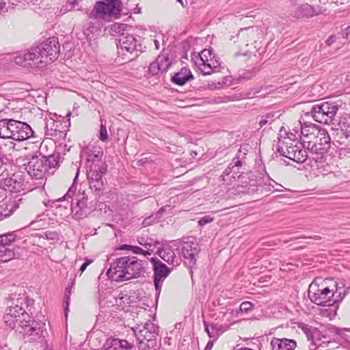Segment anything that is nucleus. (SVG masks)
Wrapping results in <instances>:
<instances>
[{"label": "nucleus", "mask_w": 350, "mask_h": 350, "mask_svg": "<svg viewBox=\"0 0 350 350\" xmlns=\"http://www.w3.org/2000/svg\"><path fill=\"white\" fill-rule=\"evenodd\" d=\"M349 288L345 287L342 283H336L335 289L329 287L319 288L315 284L309 286L308 295L310 301L319 306H332L341 301L348 293Z\"/></svg>", "instance_id": "nucleus-3"}, {"label": "nucleus", "mask_w": 350, "mask_h": 350, "mask_svg": "<svg viewBox=\"0 0 350 350\" xmlns=\"http://www.w3.org/2000/svg\"><path fill=\"white\" fill-rule=\"evenodd\" d=\"M159 72H161V68H160L158 63L156 61L151 63L149 66V72L152 75H156Z\"/></svg>", "instance_id": "nucleus-44"}, {"label": "nucleus", "mask_w": 350, "mask_h": 350, "mask_svg": "<svg viewBox=\"0 0 350 350\" xmlns=\"http://www.w3.org/2000/svg\"><path fill=\"white\" fill-rule=\"evenodd\" d=\"M25 170L28 174L29 180L33 181V179L36 180H43L44 174L47 170L46 166V157H33L28 162L25 167ZM42 183V181H40Z\"/></svg>", "instance_id": "nucleus-15"}, {"label": "nucleus", "mask_w": 350, "mask_h": 350, "mask_svg": "<svg viewBox=\"0 0 350 350\" xmlns=\"http://www.w3.org/2000/svg\"><path fill=\"white\" fill-rule=\"evenodd\" d=\"M14 118H8L7 130L9 131L8 139H12L13 133H14V129H15L14 125Z\"/></svg>", "instance_id": "nucleus-43"}, {"label": "nucleus", "mask_w": 350, "mask_h": 350, "mask_svg": "<svg viewBox=\"0 0 350 350\" xmlns=\"http://www.w3.org/2000/svg\"><path fill=\"white\" fill-rule=\"evenodd\" d=\"M346 36L347 38L350 37V26L347 27L345 29Z\"/></svg>", "instance_id": "nucleus-63"}, {"label": "nucleus", "mask_w": 350, "mask_h": 350, "mask_svg": "<svg viewBox=\"0 0 350 350\" xmlns=\"http://www.w3.org/2000/svg\"><path fill=\"white\" fill-rule=\"evenodd\" d=\"M342 331L339 330V327H337L332 325H329L322 330L314 329L311 334V338H314L317 340H321V336L326 340H323L324 343H332V340H336V336L337 333H341Z\"/></svg>", "instance_id": "nucleus-22"}, {"label": "nucleus", "mask_w": 350, "mask_h": 350, "mask_svg": "<svg viewBox=\"0 0 350 350\" xmlns=\"http://www.w3.org/2000/svg\"><path fill=\"white\" fill-rule=\"evenodd\" d=\"M321 340H317V339H316V338H313L314 340H315V341H316L317 342H318V343H323V345L324 346V347H328V346H329V345L330 343H327V342H326V343H324V342H323V340H325V338H323L322 337V336H321Z\"/></svg>", "instance_id": "nucleus-55"}, {"label": "nucleus", "mask_w": 350, "mask_h": 350, "mask_svg": "<svg viewBox=\"0 0 350 350\" xmlns=\"http://www.w3.org/2000/svg\"><path fill=\"white\" fill-rule=\"evenodd\" d=\"M46 135L51 136H57V133H61L58 129L57 122L51 120L45 123Z\"/></svg>", "instance_id": "nucleus-34"}, {"label": "nucleus", "mask_w": 350, "mask_h": 350, "mask_svg": "<svg viewBox=\"0 0 350 350\" xmlns=\"http://www.w3.org/2000/svg\"><path fill=\"white\" fill-rule=\"evenodd\" d=\"M33 51L38 55L40 60H42L40 62L43 68L58 58L60 52L58 38L55 36L51 37L38 46H34Z\"/></svg>", "instance_id": "nucleus-10"}, {"label": "nucleus", "mask_w": 350, "mask_h": 350, "mask_svg": "<svg viewBox=\"0 0 350 350\" xmlns=\"http://www.w3.org/2000/svg\"><path fill=\"white\" fill-rule=\"evenodd\" d=\"M83 154L86 157V172L90 189L96 196L92 200L88 198L85 191L79 189L77 191V181L80 172V167L76 165L77 172L72 185L67 193L57 201L62 199H72L71 211L77 219L86 217L91 212L94 211L97 205V196H100L104 191V182L103 176L107 173V165L102 161L103 151L99 147H86L83 150Z\"/></svg>", "instance_id": "nucleus-1"}, {"label": "nucleus", "mask_w": 350, "mask_h": 350, "mask_svg": "<svg viewBox=\"0 0 350 350\" xmlns=\"http://www.w3.org/2000/svg\"><path fill=\"white\" fill-rule=\"evenodd\" d=\"M336 41V37L334 36H329L325 41L327 46H331Z\"/></svg>", "instance_id": "nucleus-54"}, {"label": "nucleus", "mask_w": 350, "mask_h": 350, "mask_svg": "<svg viewBox=\"0 0 350 350\" xmlns=\"http://www.w3.org/2000/svg\"><path fill=\"white\" fill-rule=\"evenodd\" d=\"M319 347H324V346L323 345V343H318L315 341V340H314L313 338H312V342H310V345L308 346V349L310 350H317V348Z\"/></svg>", "instance_id": "nucleus-50"}, {"label": "nucleus", "mask_w": 350, "mask_h": 350, "mask_svg": "<svg viewBox=\"0 0 350 350\" xmlns=\"http://www.w3.org/2000/svg\"><path fill=\"white\" fill-rule=\"evenodd\" d=\"M137 242L139 243V245H142L143 247L146 248L147 250H149L150 252L152 251L151 250L152 247H157V245H159V241L154 240L153 239L149 238V237H139L137 239Z\"/></svg>", "instance_id": "nucleus-32"}, {"label": "nucleus", "mask_w": 350, "mask_h": 350, "mask_svg": "<svg viewBox=\"0 0 350 350\" xmlns=\"http://www.w3.org/2000/svg\"><path fill=\"white\" fill-rule=\"evenodd\" d=\"M44 235L48 240H57L59 237L58 233L55 231H46Z\"/></svg>", "instance_id": "nucleus-47"}, {"label": "nucleus", "mask_w": 350, "mask_h": 350, "mask_svg": "<svg viewBox=\"0 0 350 350\" xmlns=\"http://www.w3.org/2000/svg\"><path fill=\"white\" fill-rule=\"evenodd\" d=\"M7 0H0V14L7 10L6 9Z\"/></svg>", "instance_id": "nucleus-53"}, {"label": "nucleus", "mask_w": 350, "mask_h": 350, "mask_svg": "<svg viewBox=\"0 0 350 350\" xmlns=\"http://www.w3.org/2000/svg\"><path fill=\"white\" fill-rule=\"evenodd\" d=\"M3 219H5L4 216L2 215V212H0V221Z\"/></svg>", "instance_id": "nucleus-64"}, {"label": "nucleus", "mask_w": 350, "mask_h": 350, "mask_svg": "<svg viewBox=\"0 0 350 350\" xmlns=\"http://www.w3.org/2000/svg\"><path fill=\"white\" fill-rule=\"evenodd\" d=\"M290 14L296 18H310L322 13L320 6L314 7L308 3L295 4V1L290 2Z\"/></svg>", "instance_id": "nucleus-18"}, {"label": "nucleus", "mask_w": 350, "mask_h": 350, "mask_svg": "<svg viewBox=\"0 0 350 350\" xmlns=\"http://www.w3.org/2000/svg\"><path fill=\"white\" fill-rule=\"evenodd\" d=\"M101 31L99 21H90L83 27V34L88 40L95 39Z\"/></svg>", "instance_id": "nucleus-27"}, {"label": "nucleus", "mask_w": 350, "mask_h": 350, "mask_svg": "<svg viewBox=\"0 0 350 350\" xmlns=\"http://www.w3.org/2000/svg\"><path fill=\"white\" fill-rule=\"evenodd\" d=\"M121 2L118 0L96 1L88 17L95 20H111L120 15Z\"/></svg>", "instance_id": "nucleus-7"}, {"label": "nucleus", "mask_w": 350, "mask_h": 350, "mask_svg": "<svg viewBox=\"0 0 350 350\" xmlns=\"http://www.w3.org/2000/svg\"><path fill=\"white\" fill-rule=\"evenodd\" d=\"M70 289L71 287H66L64 293V303L66 304L65 308H64V313L66 317L68 315V305H69V301H70Z\"/></svg>", "instance_id": "nucleus-42"}, {"label": "nucleus", "mask_w": 350, "mask_h": 350, "mask_svg": "<svg viewBox=\"0 0 350 350\" xmlns=\"http://www.w3.org/2000/svg\"><path fill=\"white\" fill-rule=\"evenodd\" d=\"M14 125L15 129H14L13 140L21 142L35 137L34 131L25 122L14 119Z\"/></svg>", "instance_id": "nucleus-21"}, {"label": "nucleus", "mask_w": 350, "mask_h": 350, "mask_svg": "<svg viewBox=\"0 0 350 350\" xmlns=\"http://www.w3.org/2000/svg\"><path fill=\"white\" fill-rule=\"evenodd\" d=\"M98 138L103 142H107L109 138L106 126L105 124H103L102 120H100V126L99 130Z\"/></svg>", "instance_id": "nucleus-40"}, {"label": "nucleus", "mask_w": 350, "mask_h": 350, "mask_svg": "<svg viewBox=\"0 0 350 350\" xmlns=\"http://www.w3.org/2000/svg\"><path fill=\"white\" fill-rule=\"evenodd\" d=\"M157 254L163 260L170 265H174L176 258V254L174 250L168 246L163 247L161 249H158Z\"/></svg>", "instance_id": "nucleus-30"}, {"label": "nucleus", "mask_w": 350, "mask_h": 350, "mask_svg": "<svg viewBox=\"0 0 350 350\" xmlns=\"http://www.w3.org/2000/svg\"><path fill=\"white\" fill-rule=\"evenodd\" d=\"M72 8H74L77 5L79 0H67Z\"/></svg>", "instance_id": "nucleus-57"}, {"label": "nucleus", "mask_w": 350, "mask_h": 350, "mask_svg": "<svg viewBox=\"0 0 350 350\" xmlns=\"http://www.w3.org/2000/svg\"><path fill=\"white\" fill-rule=\"evenodd\" d=\"M61 157L59 153L53 154L48 157H46V167H56L60 162Z\"/></svg>", "instance_id": "nucleus-35"}, {"label": "nucleus", "mask_w": 350, "mask_h": 350, "mask_svg": "<svg viewBox=\"0 0 350 350\" xmlns=\"http://www.w3.org/2000/svg\"><path fill=\"white\" fill-rule=\"evenodd\" d=\"M270 345L272 350H295L297 342L293 339L273 338Z\"/></svg>", "instance_id": "nucleus-26"}, {"label": "nucleus", "mask_w": 350, "mask_h": 350, "mask_svg": "<svg viewBox=\"0 0 350 350\" xmlns=\"http://www.w3.org/2000/svg\"><path fill=\"white\" fill-rule=\"evenodd\" d=\"M131 251L133 254H142L144 256H149L151 254V252H150L149 250H144L139 246H133L132 245Z\"/></svg>", "instance_id": "nucleus-45"}, {"label": "nucleus", "mask_w": 350, "mask_h": 350, "mask_svg": "<svg viewBox=\"0 0 350 350\" xmlns=\"http://www.w3.org/2000/svg\"><path fill=\"white\" fill-rule=\"evenodd\" d=\"M0 160L1 161L2 164H4V165H6V163H7L6 161H8L7 158H5V157L4 158V157H0Z\"/></svg>", "instance_id": "nucleus-62"}, {"label": "nucleus", "mask_w": 350, "mask_h": 350, "mask_svg": "<svg viewBox=\"0 0 350 350\" xmlns=\"http://www.w3.org/2000/svg\"><path fill=\"white\" fill-rule=\"evenodd\" d=\"M277 184L275 180H269V183L267 185L268 186V190L269 191H271V189L273 188V184Z\"/></svg>", "instance_id": "nucleus-59"}, {"label": "nucleus", "mask_w": 350, "mask_h": 350, "mask_svg": "<svg viewBox=\"0 0 350 350\" xmlns=\"http://www.w3.org/2000/svg\"><path fill=\"white\" fill-rule=\"evenodd\" d=\"M340 331H342L341 333H337V335L336 336V340H343L345 341H349V335L347 334V332H350V327L349 328H339Z\"/></svg>", "instance_id": "nucleus-41"}, {"label": "nucleus", "mask_w": 350, "mask_h": 350, "mask_svg": "<svg viewBox=\"0 0 350 350\" xmlns=\"http://www.w3.org/2000/svg\"><path fill=\"white\" fill-rule=\"evenodd\" d=\"M18 208V204L16 201L5 200L0 202V212L5 218L10 216Z\"/></svg>", "instance_id": "nucleus-29"}, {"label": "nucleus", "mask_w": 350, "mask_h": 350, "mask_svg": "<svg viewBox=\"0 0 350 350\" xmlns=\"http://www.w3.org/2000/svg\"><path fill=\"white\" fill-rule=\"evenodd\" d=\"M280 114L278 111H270L260 117L259 125L260 127L269 124H271L275 119L280 117Z\"/></svg>", "instance_id": "nucleus-31"}, {"label": "nucleus", "mask_w": 350, "mask_h": 350, "mask_svg": "<svg viewBox=\"0 0 350 350\" xmlns=\"http://www.w3.org/2000/svg\"><path fill=\"white\" fill-rule=\"evenodd\" d=\"M41 185V182L38 183L29 180L28 174L19 171L14 173L11 177L4 179L1 183V187L10 193H25L40 187Z\"/></svg>", "instance_id": "nucleus-5"}, {"label": "nucleus", "mask_w": 350, "mask_h": 350, "mask_svg": "<svg viewBox=\"0 0 350 350\" xmlns=\"http://www.w3.org/2000/svg\"><path fill=\"white\" fill-rule=\"evenodd\" d=\"M193 78L191 70L188 68L183 67L172 77V81L176 85H183Z\"/></svg>", "instance_id": "nucleus-28"}, {"label": "nucleus", "mask_w": 350, "mask_h": 350, "mask_svg": "<svg viewBox=\"0 0 350 350\" xmlns=\"http://www.w3.org/2000/svg\"><path fill=\"white\" fill-rule=\"evenodd\" d=\"M118 53L126 56L127 53L129 56L125 59L130 61L139 55L138 53L143 51L142 45V38L140 36L122 33L118 40Z\"/></svg>", "instance_id": "nucleus-8"}, {"label": "nucleus", "mask_w": 350, "mask_h": 350, "mask_svg": "<svg viewBox=\"0 0 350 350\" xmlns=\"http://www.w3.org/2000/svg\"><path fill=\"white\" fill-rule=\"evenodd\" d=\"M320 127L316 124L309 123L304 124L301 126L300 135L303 141V144L305 143L308 144V147L310 146L312 139L314 138L317 133L319 131Z\"/></svg>", "instance_id": "nucleus-24"}, {"label": "nucleus", "mask_w": 350, "mask_h": 350, "mask_svg": "<svg viewBox=\"0 0 350 350\" xmlns=\"http://www.w3.org/2000/svg\"><path fill=\"white\" fill-rule=\"evenodd\" d=\"M346 124L347 125V127L345 131V135L346 136L347 138L349 137H350V121L349 122H344L343 123V126L345 127Z\"/></svg>", "instance_id": "nucleus-52"}, {"label": "nucleus", "mask_w": 350, "mask_h": 350, "mask_svg": "<svg viewBox=\"0 0 350 350\" xmlns=\"http://www.w3.org/2000/svg\"><path fill=\"white\" fill-rule=\"evenodd\" d=\"M213 220V217L210 215H205L203 217L200 218L198 221V224L200 226H203L210 222H211Z\"/></svg>", "instance_id": "nucleus-48"}, {"label": "nucleus", "mask_w": 350, "mask_h": 350, "mask_svg": "<svg viewBox=\"0 0 350 350\" xmlns=\"http://www.w3.org/2000/svg\"><path fill=\"white\" fill-rule=\"evenodd\" d=\"M143 262L135 256H122L111 263L107 271L112 280L122 282L140 276L143 271Z\"/></svg>", "instance_id": "nucleus-2"}, {"label": "nucleus", "mask_w": 350, "mask_h": 350, "mask_svg": "<svg viewBox=\"0 0 350 350\" xmlns=\"http://www.w3.org/2000/svg\"><path fill=\"white\" fill-rule=\"evenodd\" d=\"M311 149L316 153L323 154L330 148V137L326 129L320 128L317 133Z\"/></svg>", "instance_id": "nucleus-20"}, {"label": "nucleus", "mask_w": 350, "mask_h": 350, "mask_svg": "<svg viewBox=\"0 0 350 350\" xmlns=\"http://www.w3.org/2000/svg\"><path fill=\"white\" fill-rule=\"evenodd\" d=\"M34 46L27 51H21L16 53L12 57L14 62L25 68H42L39 56L33 51Z\"/></svg>", "instance_id": "nucleus-17"}, {"label": "nucleus", "mask_w": 350, "mask_h": 350, "mask_svg": "<svg viewBox=\"0 0 350 350\" xmlns=\"http://www.w3.org/2000/svg\"><path fill=\"white\" fill-rule=\"evenodd\" d=\"M13 259V253L11 250H5V247L0 243V261L8 262Z\"/></svg>", "instance_id": "nucleus-36"}, {"label": "nucleus", "mask_w": 350, "mask_h": 350, "mask_svg": "<svg viewBox=\"0 0 350 350\" xmlns=\"http://www.w3.org/2000/svg\"><path fill=\"white\" fill-rule=\"evenodd\" d=\"M93 262L91 259H86L85 261L81 265L79 271L81 274L87 268L88 265H90Z\"/></svg>", "instance_id": "nucleus-51"}, {"label": "nucleus", "mask_w": 350, "mask_h": 350, "mask_svg": "<svg viewBox=\"0 0 350 350\" xmlns=\"http://www.w3.org/2000/svg\"><path fill=\"white\" fill-rule=\"evenodd\" d=\"M200 250L199 244L193 237H187L183 241L181 255L183 263L189 269V274L193 280L192 269L196 266L197 256Z\"/></svg>", "instance_id": "nucleus-12"}, {"label": "nucleus", "mask_w": 350, "mask_h": 350, "mask_svg": "<svg viewBox=\"0 0 350 350\" xmlns=\"http://www.w3.org/2000/svg\"><path fill=\"white\" fill-rule=\"evenodd\" d=\"M131 247H132V245L124 244V245L120 246V250H131Z\"/></svg>", "instance_id": "nucleus-58"}, {"label": "nucleus", "mask_w": 350, "mask_h": 350, "mask_svg": "<svg viewBox=\"0 0 350 350\" xmlns=\"http://www.w3.org/2000/svg\"><path fill=\"white\" fill-rule=\"evenodd\" d=\"M133 333L138 342L139 349L145 350L146 347H157V337L159 327L150 321L144 325H137L133 328Z\"/></svg>", "instance_id": "nucleus-6"}, {"label": "nucleus", "mask_w": 350, "mask_h": 350, "mask_svg": "<svg viewBox=\"0 0 350 350\" xmlns=\"http://www.w3.org/2000/svg\"><path fill=\"white\" fill-rule=\"evenodd\" d=\"M304 144H289L288 142L279 143L277 145V152L280 155L285 157L297 163L304 162L307 157V152L303 148Z\"/></svg>", "instance_id": "nucleus-14"}, {"label": "nucleus", "mask_w": 350, "mask_h": 350, "mask_svg": "<svg viewBox=\"0 0 350 350\" xmlns=\"http://www.w3.org/2000/svg\"><path fill=\"white\" fill-rule=\"evenodd\" d=\"M19 325H16L14 329L25 342H34L38 341L45 329V322L36 321L29 314H25L21 317Z\"/></svg>", "instance_id": "nucleus-4"}, {"label": "nucleus", "mask_w": 350, "mask_h": 350, "mask_svg": "<svg viewBox=\"0 0 350 350\" xmlns=\"http://www.w3.org/2000/svg\"><path fill=\"white\" fill-rule=\"evenodd\" d=\"M133 345L126 340L118 338H109L103 345V350H129Z\"/></svg>", "instance_id": "nucleus-25"}, {"label": "nucleus", "mask_w": 350, "mask_h": 350, "mask_svg": "<svg viewBox=\"0 0 350 350\" xmlns=\"http://www.w3.org/2000/svg\"><path fill=\"white\" fill-rule=\"evenodd\" d=\"M25 314L28 313L26 312L22 307L16 306L9 308L7 313L4 315L3 319L9 326L11 327L13 324L14 328L16 325H19V319H21V317L23 316Z\"/></svg>", "instance_id": "nucleus-23"}, {"label": "nucleus", "mask_w": 350, "mask_h": 350, "mask_svg": "<svg viewBox=\"0 0 350 350\" xmlns=\"http://www.w3.org/2000/svg\"><path fill=\"white\" fill-rule=\"evenodd\" d=\"M150 221H151V217H147L146 218L144 221H143V224L144 226H146V225H149L150 224Z\"/></svg>", "instance_id": "nucleus-61"}, {"label": "nucleus", "mask_w": 350, "mask_h": 350, "mask_svg": "<svg viewBox=\"0 0 350 350\" xmlns=\"http://www.w3.org/2000/svg\"><path fill=\"white\" fill-rule=\"evenodd\" d=\"M151 262L153 265L154 271V284L155 290L159 295L161 290V286L164 280L170 273V269L157 258H152Z\"/></svg>", "instance_id": "nucleus-19"}, {"label": "nucleus", "mask_w": 350, "mask_h": 350, "mask_svg": "<svg viewBox=\"0 0 350 350\" xmlns=\"http://www.w3.org/2000/svg\"><path fill=\"white\" fill-rule=\"evenodd\" d=\"M204 329L210 338H217L218 336V329L216 325L208 324L206 321H204Z\"/></svg>", "instance_id": "nucleus-37"}, {"label": "nucleus", "mask_w": 350, "mask_h": 350, "mask_svg": "<svg viewBox=\"0 0 350 350\" xmlns=\"http://www.w3.org/2000/svg\"><path fill=\"white\" fill-rule=\"evenodd\" d=\"M0 350H10V348L8 347L7 345H2L0 343Z\"/></svg>", "instance_id": "nucleus-60"}, {"label": "nucleus", "mask_w": 350, "mask_h": 350, "mask_svg": "<svg viewBox=\"0 0 350 350\" xmlns=\"http://www.w3.org/2000/svg\"><path fill=\"white\" fill-rule=\"evenodd\" d=\"M196 64L204 75H211L220 70V62L213 54L211 49H204L197 57Z\"/></svg>", "instance_id": "nucleus-13"}, {"label": "nucleus", "mask_w": 350, "mask_h": 350, "mask_svg": "<svg viewBox=\"0 0 350 350\" xmlns=\"http://www.w3.org/2000/svg\"><path fill=\"white\" fill-rule=\"evenodd\" d=\"M213 347V340H209L207 342V344H206V345L205 347L204 350H211Z\"/></svg>", "instance_id": "nucleus-56"}, {"label": "nucleus", "mask_w": 350, "mask_h": 350, "mask_svg": "<svg viewBox=\"0 0 350 350\" xmlns=\"http://www.w3.org/2000/svg\"><path fill=\"white\" fill-rule=\"evenodd\" d=\"M28 226L0 235V243L4 246L5 250L12 251L13 258L18 254L21 247L26 243V237H28L29 234Z\"/></svg>", "instance_id": "nucleus-9"}, {"label": "nucleus", "mask_w": 350, "mask_h": 350, "mask_svg": "<svg viewBox=\"0 0 350 350\" xmlns=\"http://www.w3.org/2000/svg\"><path fill=\"white\" fill-rule=\"evenodd\" d=\"M152 40L154 43L155 49L159 50L160 49V40L163 41V36L160 34L154 36V38H153Z\"/></svg>", "instance_id": "nucleus-49"}, {"label": "nucleus", "mask_w": 350, "mask_h": 350, "mask_svg": "<svg viewBox=\"0 0 350 350\" xmlns=\"http://www.w3.org/2000/svg\"><path fill=\"white\" fill-rule=\"evenodd\" d=\"M284 142H288L289 144H299L296 135L293 133H286V137H284V138H282V137L278 138V144Z\"/></svg>", "instance_id": "nucleus-39"}, {"label": "nucleus", "mask_w": 350, "mask_h": 350, "mask_svg": "<svg viewBox=\"0 0 350 350\" xmlns=\"http://www.w3.org/2000/svg\"><path fill=\"white\" fill-rule=\"evenodd\" d=\"M8 118L0 119V139H8Z\"/></svg>", "instance_id": "nucleus-38"}, {"label": "nucleus", "mask_w": 350, "mask_h": 350, "mask_svg": "<svg viewBox=\"0 0 350 350\" xmlns=\"http://www.w3.org/2000/svg\"><path fill=\"white\" fill-rule=\"evenodd\" d=\"M156 62L158 63L160 68H161V72H165L170 66L172 62L168 55L162 54L157 57Z\"/></svg>", "instance_id": "nucleus-33"}, {"label": "nucleus", "mask_w": 350, "mask_h": 350, "mask_svg": "<svg viewBox=\"0 0 350 350\" xmlns=\"http://www.w3.org/2000/svg\"><path fill=\"white\" fill-rule=\"evenodd\" d=\"M338 110V105L332 102H323L312 106L310 114L317 122L329 124L332 123Z\"/></svg>", "instance_id": "nucleus-11"}, {"label": "nucleus", "mask_w": 350, "mask_h": 350, "mask_svg": "<svg viewBox=\"0 0 350 350\" xmlns=\"http://www.w3.org/2000/svg\"><path fill=\"white\" fill-rule=\"evenodd\" d=\"M247 154V150L245 148L241 147L236 156L233 158L232 162L228 165V167L224 171L221 178L224 181H231L232 179L235 180L237 177H239L238 174L239 172V167L245 163V159Z\"/></svg>", "instance_id": "nucleus-16"}, {"label": "nucleus", "mask_w": 350, "mask_h": 350, "mask_svg": "<svg viewBox=\"0 0 350 350\" xmlns=\"http://www.w3.org/2000/svg\"><path fill=\"white\" fill-rule=\"evenodd\" d=\"M239 309L241 312L248 313L253 309V304L250 301H244L241 304Z\"/></svg>", "instance_id": "nucleus-46"}]
</instances>
